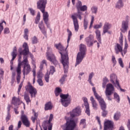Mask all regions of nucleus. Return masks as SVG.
Returning <instances> with one entry per match:
<instances>
[{"label":"nucleus","mask_w":130,"mask_h":130,"mask_svg":"<svg viewBox=\"0 0 130 130\" xmlns=\"http://www.w3.org/2000/svg\"><path fill=\"white\" fill-rule=\"evenodd\" d=\"M111 24L109 22H106L104 24V27H103V34H105L108 32V30L111 28Z\"/></svg>","instance_id":"393cba45"},{"label":"nucleus","mask_w":130,"mask_h":130,"mask_svg":"<svg viewBox=\"0 0 130 130\" xmlns=\"http://www.w3.org/2000/svg\"><path fill=\"white\" fill-rule=\"evenodd\" d=\"M94 73L91 72L89 74L88 76V82H89V84H90L91 86H94V84L92 82V78L94 77Z\"/></svg>","instance_id":"2f4dec72"},{"label":"nucleus","mask_w":130,"mask_h":130,"mask_svg":"<svg viewBox=\"0 0 130 130\" xmlns=\"http://www.w3.org/2000/svg\"><path fill=\"white\" fill-rule=\"evenodd\" d=\"M28 10L32 16H35V10L32 8H29Z\"/></svg>","instance_id":"6e6d98bb"},{"label":"nucleus","mask_w":130,"mask_h":130,"mask_svg":"<svg viewBox=\"0 0 130 130\" xmlns=\"http://www.w3.org/2000/svg\"><path fill=\"white\" fill-rule=\"evenodd\" d=\"M12 107V106L10 105H8L7 107V113H10V111H11V108Z\"/></svg>","instance_id":"0e129e2a"},{"label":"nucleus","mask_w":130,"mask_h":130,"mask_svg":"<svg viewBox=\"0 0 130 130\" xmlns=\"http://www.w3.org/2000/svg\"><path fill=\"white\" fill-rule=\"evenodd\" d=\"M4 23L5 24V25H7V22H6L5 20L3 21L1 23H0V31H1V32H3V30H4V26L3 25V24H4Z\"/></svg>","instance_id":"49530a36"},{"label":"nucleus","mask_w":130,"mask_h":130,"mask_svg":"<svg viewBox=\"0 0 130 130\" xmlns=\"http://www.w3.org/2000/svg\"><path fill=\"white\" fill-rule=\"evenodd\" d=\"M68 38L67 40V43H68V46H69V43H70V40H71V38H72V36L73 35V34H72V31L70 30L69 29H68Z\"/></svg>","instance_id":"c9c22d12"},{"label":"nucleus","mask_w":130,"mask_h":130,"mask_svg":"<svg viewBox=\"0 0 130 130\" xmlns=\"http://www.w3.org/2000/svg\"><path fill=\"white\" fill-rule=\"evenodd\" d=\"M66 79H67V75H63L59 80L60 84H63L64 83V81H66Z\"/></svg>","instance_id":"c03bdc74"},{"label":"nucleus","mask_w":130,"mask_h":130,"mask_svg":"<svg viewBox=\"0 0 130 130\" xmlns=\"http://www.w3.org/2000/svg\"><path fill=\"white\" fill-rule=\"evenodd\" d=\"M22 87H23V82H21L18 87V89L17 91V93L18 94H19L20 92L21 91V89H22Z\"/></svg>","instance_id":"4d7b16f0"},{"label":"nucleus","mask_w":130,"mask_h":130,"mask_svg":"<svg viewBox=\"0 0 130 130\" xmlns=\"http://www.w3.org/2000/svg\"><path fill=\"white\" fill-rule=\"evenodd\" d=\"M83 27L84 28V30H87V28L88 27V21L86 18H84V19Z\"/></svg>","instance_id":"79ce46f5"},{"label":"nucleus","mask_w":130,"mask_h":130,"mask_svg":"<svg viewBox=\"0 0 130 130\" xmlns=\"http://www.w3.org/2000/svg\"><path fill=\"white\" fill-rule=\"evenodd\" d=\"M114 128V123L113 121L108 120L105 121L104 130H113Z\"/></svg>","instance_id":"4468645a"},{"label":"nucleus","mask_w":130,"mask_h":130,"mask_svg":"<svg viewBox=\"0 0 130 130\" xmlns=\"http://www.w3.org/2000/svg\"><path fill=\"white\" fill-rule=\"evenodd\" d=\"M52 119H53V115L51 114L50 115L49 119V120L44 121L42 126L44 128V130H47V126L48 125V130H52V123H50L52 121ZM41 130L42 129L41 128Z\"/></svg>","instance_id":"9b49d317"},{"label":"nucleus","mask_w":130,"mask_h":130,"mask_svg":"<svg viewBox=\"0 0 130 130\" xmlns=\"http://www.w3.org/2000/svg\"><path fill=\"white\" fill-rule=\"evenodd\" d=\"M46 4H47V0H44L41 2L37 3V8L43 13V20L46 24L47 27H49V23H48V17L49 15L47 12H45V8L46 7Z\"/></svg>","instance_id":"20e7f679"},{"label":"nucleus","mask_w":130,"mask_h":130,"mask_svg":"<svg viewBox=\"0 0 130 130\" xmlns=\"http://www.w3.org/2000/svg\"><path fill=\"white\" fill-rule=\"evenodd\" d=\"M121 116V114L120 112H116L113 116L114 120L115 121H117V120H119V118H120Z\"/></svg>","instance_id":"bb28decb"},{"label":"nucleus","mask_w":130,"mask_h":130,"mask_svg":"<svg viewBox=\"0 0 130 130\" xmlns=\"http://www.w3.org/2000/svg\"><path fill=\"white\" fill-rule=\"evenodd\" d=\"M112 61L114 64V66L116 64V60L115 59V57H114V56H112Z\"/></svg>","instance_id":"052dcab7"},{"label":"nucleus","mask_w":130,"mask_h":130,"mask_svg":"<svg viewBox=\"0 0 130 130\" xmlns=\"http://www.w3.org/2000/svg\"><path fill=\"white\" fill-rule=\"evenodd\" d=\"M49 74L48 72L46 73L45 76V81H46V83H49Z\"/></svg>","instance_id":"de8ad7c7"},{"label":"nucleus","mask_w":130,"mask_h":130,"mask_svg":"<svg viewBox=\"0 0 130 130\" xmlns=\"http://www.w3.org/2000/svg\"><path fill=\"white\" fill-rule=\"evenodd\" d=\"M82 7V2L81 1H78L76 4V8L77 9V13H74L72 16L71 18L73 21V24L74 26L75 31L78 32L79 31V21H78V18L82 20V13L80 11V9Z\"/></svg>","instance_id":"7ed1b4c3"},{"label":"nucleus","mask_w":130,"mask_h":130,"mask_svg":"<svg viewBox=\"0 0 130 130\" xmlns=\"http://www.w3.org/2000/svg\"><path fill=\"white\" fill-rule=\"evenodd\" d=\"M114 99L118 103H119V102L120 101V98H119V95L116 92L114 93Z\"/></svg>","instance_id":"e433bc0d"},{"label":"nucleus","mask_w":130,"mask_h":130,"mask_svg":"<svg viewBox=\"0 0 130 130\" xmlns=\"http://www.w3.org/2000/svg\"><path fill=\"white\" fill-rule=\"evenodd\" d=\"M95 34L96 36V39H98L99 42L101 43V32L99 29L95 30Z\"/></svg>","instance_id":"cd10ccee"},{"label":"nucleus","mask_w":130,"mask_h":130,"mask_svg":"<svg viewBox=\"0 0 130 130\" xmlns=\"http://www.w3.org/2000/svg\"><path fill=\"white\" fill-rule=\"evenodd\" d=\"M97 10L98 8L95 7H92L91 9L92 13H93V14H96V13H97Z\"/></svg>","instance_id":"603ef678"},{"label":"nucleus","mask_w":130,"mask_h":130,"mask_svg":"<svg viewBox=\"0 0 130 130\" xmlns=\"http://www.w3.org/2000/svg\"><path fill=\"white\" fill-rule=\"evenodd\" d=\"M24 35H28V34L29 33V30L28 28H25L24 30Z\"/></svg>","instance_id":"69168bd1"},{"label":"nucleus","mask_w":130,"mask_h":130,"mask_svg":"<svg viewBox=\"0 0 130 130\" xmlns=\"http://www.w3.org/2000/svg\"><path fill=\"white\" fill-rule=\"evenodd\" d=\"M42 73L40 72H38L37 73V78L38 79H41L42 78Z\"/></svg>","instance_id":"680f3d73"},{"label":"nucleus","mask_w":130,"mask_h":130,"mask_svg":"<svg viewBox=\"0 0 130 130\" xmlns=\"http://www.w3.org/2000/svg\"><path fill=\"white\" fill-rule=\"evenodd\" d=\"M55 72V69L54 68V67L53 66H50V72H49V75L51 74V75H53L54 72Z\"/></svg>","instance_id":"a18cd8bd"},{"label":"nucleus","mask_w":130,"mask_h":130,"mask_svg":"<svg viewBox=\"0 0 130 130\" xmlns=\"http://www.w3.org/2000/svg\"><path fill=\"white\" fill-rule=\"evenodd\" d=\"M11 103L14 105V106H18L20 105V104H22V103L23 105V108L25 109V103H23V102L21 101L19 98H16L15 96H14L12 98V102Z\"/></svg>","instance_id":"f3484780"},{"label":"nucleus","mask_w":130,"mask_h":130,"mask_svg":"<svg viewBox=\"0 0 130 130\" xmlns=\"http://www.w3.org/2000/svg\"><path fill=\"white\" fill-rule=\"evenodd\" d=\"M22 46L24 48V50L21 51V49H20L19 52L20 54H23V61L24 62V65L23 66L22 73L23 76H25V75H28V74L31 72V67H30V65L28 64V56L27 55L29 53L28 44L27 43H24Z\"/></svg>","instance_id":"f257e3e1"},{"label":"nucleus","mask_w":130,"mask_h":130,"mask_svg":"<svg viewBox=\"0 0 130 130\" xmlns=\"http://www.w3.org/2000/svg\"><path fill=\"white\" fill-rule=\"evenodd\" d=\"M114 91V86L111 83H109L106 85V89L105 91V94L106 97L108 98V100H111L110 99V95H112Z\"/></svg>","instance_id":"f8f14e48"},{"label":"nucleus","mask_w":130,"mask_h":130,"mask_svg":"<svg viewBox=\"0 0 130 130\" xmlns=\"http://www.w3.org/2000/svg\"><path fill=\"white\" fill-rule=\"evenodd\" d=\"M55 46L57 49L60 51L59 52L61 54V62L64 69V73H67L68 69H69V55H68V52H67L66 49L63 48L60 43L56 44Z\"/></svg>","instance_id":"f03ea898"},{"label":"nucleus","mask_w":130,"mask_h":130,"mask_svg":"<svg viewBox=\"0 0 130 130\" xmlns=\"http://www.w3.org/2000/svg\"><path fill=\"white\" fill-rule=\"evenodd\" d=\"M123 7V3L122 0H118L116 4V8L117 9H121Z\"/></svg>","instance_id":"7c9ffc66"},{"label":"nucleus","mask_w":130,"mask_h":130,"mask_svg":"<svg viewBox=\"0 0 130 130\" xmlns=\"http://www.w3.org/2000/svg\"><path fill=\"white\" fill-rule=\"evenodd\" d=\"M18 107L14 108V111L15 114H19V112L18 111Z\"/></svg>","instance_id":"338daca9"},{"label":"nucleus","mask_w":130,"mask_h":130,"mask_svg":"<svg viewBox=\"0 0 130 130\" xmlns=\"http://www.w3.org/2000/svg\"><path fill=\"white\" fill-rule=\"evenodd\" d=\"M110 82L113 85L115 86L117 85V87H119V82L118 81V80L117 79V76L115 74H112L110 75Z\"/></svg>","instance_id":"a211bd4d"},{"label":"nucleus","mask_w":130,"mask_h":130,"mask_svg":"<svg viewBox=\"0 0 130 130\" xmlns=\"http://www.w3.org/2000/svg\"><path fill=\"white\" fill-rule=\"evenodd\" d=\"M40 21V12H38L36 18L35 19L36 24H38Z\"/></svg>","instance_id":"a19ab883"},{"label":"nucleus","mask_w":130,"mask_h":130,"mask_svg":"<svg viewBox=\"0 0 130 130\" xmlns=\"http://www.w3.org/2000/svg\"><path fill=\"white\" fill-rule=\"evenodd\" d=\"M47 59L53 63L55 66L57 63V60H56V57L55 55H54L53 53L51 51V49L50 48L48 47V51L46 53Z\"/></svg>","instance_id":"6e6552de"},{"label":"nucleus","mask_w":130,"mask_h":130,"mask_svg":"<svg viewBox=\"0 0 130 130\" xmlns=\"http://www.w3.org/2000/svg\"><path fill=\"white\" fill-rule=\"evenodd\" d=\"M82 113V111L81 110V108L79 107H77L72 111L69 112V114H70L71 117H75V116H79L81 115Z\"/></svg>","instance_id":"2eb2a0df"},{"label":"nucleus","mask_w":130,"mask_h":130,"mask_svg":"<svg viewBox=\"0 0 130 130\" xmlns=\"http://www.w3.org/2000/svg\"><path fill=\"white\" fill-rule=\"evenodd\" d=\"M44 64H45V66H47V63H46V60H43L41 62L40 66V70H43V67H44Z\"/></svg>","instance_id":"58836bf2"},{"label":"nucleus","mask_w":130,"mask_h":130,"mask_svg":"<svg viewBox=\"0 0 130 130\" xmlns=\"http://www.w3.org/2000/svg\"><path fill=\"white\" fill-rule=\"evenodd\" d=\"M25 90L27 92H28L30 94L31 98L33 97H36V94H37V90L35 88L30 82L27 83V85L25 87Z\"/></svg>","instance_id":"9d476101"},{"label":"nucleus","mask_w":130,"mask_h":130,"mask_svg":"<svg viewBox=\"0 0 130 130\" xmlns=\"http://www.w3.org/2000/svg\"><path fill=\"white\" fill-rule=\"evenodd\" d=\"M92 91L93 92L94 97H95L96 99H97L100 103L101 109L103 111L102 116H103V117H106V115L108 114V111L106 110V103H105V102H104V100H103V99H102V98H101V96L97 93L95 87H92Z\"/></svg>","instance_id":"39448f33"},{"label":"nucleus","mask_w":130,"mask_h":130,"mask_svg":"<svg viewBox=\"0 0 130 130\" xmlns=\"http://www.w3.org/2000/svg\"><path fill=\"white\" fill-rule=\"evenodd\" d=\"M39 28L41 30L42 33H43L45 36H46V29H45V27L44 26V24H43V21L39 23Z\"/></svg>","instance_id":"b1692460"},{"label":"nucleus","mask_w":130,"mask_h":130,"mask_svg":"<svg viewBox=\"0 0 130 130\" xmlns=\"http://www.w3.org/2000/svg\"><path fill=\"white\" fill-rule=\"evenodd\" d=\"M80 52L77 54V59H76V63L75 67H77L78 64H80L84 57H85V54L86 52V45L84 44H81L80 46Z\"/></svg>","instance_id":"0eeeda50"},{"label":"nucleus","mask_w":130,"mask_h":130,"mask_svg":"<svg viewBox=\"0 0 130 130\" xmlns=\"http://www.w3.org/2000/svg\"><path fill=\"white\" fill-rule=\"evenodd\" d=\"M60 97L61 99V102L62 105L64 106V107H68V106L71 104L72 100L71 99V96L69 95V94L60 95Z\"/></svg>","instance_id":"1a4fd4ad"},{"label":"nucleus","mask_w":130,"mask_h":130,"mask_svg":"<svg viewBox=\"0 0 130 130\" xmlns=\"http://www.w3.org/2000/svg\"><path fill=\"white\" fill-rule=\"evenodd\" d=\"M51 109H52V105L51 102H49L45 104V110H50Z\"/></svg>","instance_id":"f704fd0d"},{"label":"nucleus","mask_w":130,"mask_h":130,"mask_svg":"<svg viewBox=\"0 0 130 130\" xmlns=\"http://www.w3.org/2000/svg\"><path fill=\"white\" fill-rule=\"evenodd\" d=\"M102 26H103L102 23L100 22V24H96V25H94V29H100V28H101V27H102Z\"/></svg>","instance_id":"3c124183"},{"label":"nucleus","mask_w":130,"mask_h":130,"mask_svg":"<svg viewBox=\"0 0 130 130\" xmlns=\"http://www.w3.org/2000/svg\"><path fill=\"white\" fill-rule=\"evenodd\" d=\"M56 92L60 93V92H61V89H60L59 87L56 88Z\"/></svg>","instance_id":"774afa93"},{"label":"nucleus","mask_w":130,"mask_h":130,"mask_svg":"<svg viewBox=\"0 0 130 130\" xmlns=\"http://www.w3.org/2000/svg\"><path fill=\"white\" fill-rule=\"evenodd\" d=\"M90 100L91 102V104L92 105V107L94 110H97V106H98V104L94 99V97L91 96L90 98Z\"/></svg>","instance_id":"a878e982"},{"label":"nucleus","mask_w":130,"mask_h":130,"mask_svg":"<svg viewBox=\"0 0 130 130\" xmlns=\"http://www.w3.org/2000/svg\"><path fill=\"white\" fill-rule=\"evenodd\" d=\"M4 34H9L10 33V29L8 27H6L4 29Z\"/></svg>","instance_id":"13d9d810"},{"label":"nucleus","mask_w":130,"mask_h":130,"mask_svg":"<svg viewBox=\"0 0 130 130\" xmlns=\"http://www.w3.org/2000/svg\"><path fill=\"white\" fill-rule=\"evenodd\" d=\"M83 102L85 107V113H86L88 116H90V106H89V103H88V99L84 98Z\"/></svg>","instance_id":"aec40b11"},{"label":"nucleus","mask_w":130,"mask_h":130,"mask_svg":"<svg viewBox=\"0 0 130 130\" xmlns=\"http://www.w3.org/2000/svg\"><path fill=\"white\" fill-rule=\"evenodd\" d=\"M80 11H81L82 12H85V11H87V6L84 5L81 6V8L80 9Z\"/></svg>","instance_id":"8fccbe9b"},{"label":"nucleus","mask_w":130,"mask_h":130,"mask_svg":"<svg viewBox=\"0 0 130 130\" xmlns=\"http://www.w3.org/2000/svg\"><path fill=\"white\" fill-rule=\"evenodd\" d=\"M24 100L26 101L27 105H29V103H31V100H30V96L27 93H25L24 95Z\"/></svg>","instance_id":"72a5a7b5"},{"label":"nucleus","mask_w":130,"mask_h":130,"mask_svg":"<svg viewBox=\"0 0 130 130\" xmlns=\"http://www.w3.org/2000/svg\"><path fill=\"white\" fill-rule=\"evenodd\" d=\"M95 19V17H94V16H91V20L90 22V24L89 25V29H91V28H92V26H93V23H94V19Z\"/></svg>","instance_id":"09e8293b"},{"label":"nucleus","mask_w":130,"mask_h":130,"mask_svg":"<svg viewBox=\"0 0 130 130\" xmlns=\"http://www.w3.org/2000/svg\"><path fill=\"white\" fill-rule=\"evenodd\" d=\"M109 82V80H108V79H107V77H105L103 79V88H105L106 87V84L107 83Z\"/></svg>","instance_id":"4c0bfd02"},{"label":"nucleus","mask_w":130,"mask_h":130,"mask_svg":"<svg viewBox=\"0 0 130 130\" xmlns=\"http://www.w3.org/2000/svg\"><path fill=\"white\" fill-rule=\"evenodd\" d=\"M20 49H21V51H24V50H22V48H19V50H18V51L19 52V58H18V66H19V64H21V66H22V63H23V62H24V60H23L22 62H21V59H22V55H24V54H21L20 53Z\"/></svg>","instance_id":"473e14b6"},{"label":"nucleus","mask_w":130,"mask_h":130,"mask_svg":"<svg viewBox=\"0 0 130 130\" xmlns=\"http://www.w3.org/2000/svg\"><path fill=\"white\" fill-rule=\"evenodd\" d=\"M11 119V114L10 113H7V115L6 117V122H8L9 120Z\"/></svg>","instance_id":"5fc2aeb1"},{"label":"nucleus","mask_w":130,"mask_h":130,"mask_svg":"<svg viewBox=\"0 0 130 130\" xmlns=\"http://www.w3.org/2000/svg\"><path fill=\"white\" fill-rule=\"evenodd\" d=\"M11 55L12 56V59L10 61V63L11 66H13L14 63L13 61L15 59V58H16V57H17V47H14L13 50L12 52Z\"/></svg>","instance_id":"5701e85b"},{"label":"nucleus","mask_w":130,"mask_h":130,"mask_svg":"<svg viewBox=\"0 0 130 130\" xmlns=\"http://www.w3.org/2000/svg\"><path fill=\"white\" fill-rule=\"evenodd\" d=\"M127 29H128V21L127 20H123L122 22L121 28H120V30L122 33H125L126 31H127Z\"/></svg>","instance_id":"6ab92c4d"},{"label":"nucleus","mask_w":130,"mask_h":130,"mask_svg":"<svg viewBox=\"0 0 130 130\" xmlns=\"http://www.w3.org/2000/svg\"><path fill=\"white\" fill-rule=\"evenodd\" d=\"M21 119L22 123L26 127H29L30 126V121H29V119H28L27 115L24 114V111H21Z\"/></svg>","instance_id":"ddd939ff"},{"label":"nucleus","mask_w":130,"mask_h":130,"mask_svg":"<svg viewBox=\"0 0 130 130\" xmlns=\"http://www.w3.org/2000/svg\"><path fill=\"white\" fill-rule=\"evenodd\" d=\"M32 113L34 114V116L31 117V120L34 123L37 119V117H38V113H36L34 110H32Z\"/></svg>","instance_id":"c85d7f7f"},{"label":"nucleus","mask_w":130,"mask_h":130,"mask_svg":"<svg viewBox=\"0 0 130 130\" xmlns=\"http://www.w3.org/2000/svg\"><path fill=\"white\" fill-rule=\"evenodd\" d=\"M123 45H120L119 44H116V45L115 46V50L116 54H118L119 52L121 53L122 56H124L123 54V50H122V46Z\"/></svg>","instance_id":"412c9836"},{"label":"nucleus","mask_w":130,"mask_h":130,"mask_svg":"<svg viewBox=\"0 0 130 130\" xmlns=\"http://www.w3.org/2000/svg\"><path fill=\"white\" fill-rule=\"evenodd\" d=\"M31 43L33 44H36L38 43V39L36 36H34L31 38Z\"/></svg>","instance_id":"ea45409f"},{"label":"nucleus","mask_w":130,"mask_h":130,"mask_svg":"<svg viewBox=\"0 0 130 130\" xmlns=\"http://www.w3.org/2000/svg\"><path fill=\"white\" fill-rule=\"evenodd\" d=\"M21 63H19L16 68V72L17 73L16 80L17 84L20 83V80H21Z\"/></svg>","instance_id":"4be33fe9"},{"label":"nucleus","mask_w":130,"mask_h":130,"mask_svg":"<svg viewBox=\"0 0 130 130\" xmlns=\"http://www.w3.org/2000/svg\"><path fill=\"white\" fill-rule=\"evenodd\" d=\"M86 45L89 47L92 46L94 44V36L92 35H89L88 37L85 39Z\"/></svg>","instance_id":"dca6fc26"},{"label":"nucleus","mask_w":130,"mask_h":130,"mask_svg":"<svg viewBox=\"0 0 130 130\" xmlns=\"http://www.w3.org/2000/svg\"><path fill=\"white\" fill-rule=\"evenodd\" d=\"M127 47H128V45L127 44V42L125 41V45H124V48L123 49V53L124 54H125L127 52Z\"/></svg>","instance_id":"37998d69"},{"label":"nucleus","mask_w":130,"mask_h":130,"mask_svg":"<svg viewBox=\"0 0 130 130\" xmlns=\"http://www.w3.org/2000/svg\"><path fill=\"white\" fill-rule=\"evenodd\" d=\"M78 123V118L71 119L70 121H67L63 128V130H80L79 128L76 127Z\"/></svg>","instance_id":"423d86ee"},{"label":"nucleus","mask_w":130,"mask_h":130,"mask_svg":"<svg viewBox=\"0 0 130 130\" xmlns=\"http://www.w3.org/2000/svg\"><path fill=\"white\" fill-rule=\"evenodd\" d=\"M118 62L120 67H121V68H123V63L122 62V59H121V58L118 59Z\"/></svg>","instance_id":"bf43d9fd"},{"label":"nucleus","mask_w":130,"mask_h":130,"mask_svg":"<svg viewBox=\"0 0 130 130\" xmlns=\"http://www.w3.org/2000/svg\"><path fill=\"white\" fill-rule=\"evenodd\" d=\"M37 82L39 85V86H43V81L41 78H39L37 80Z\"/></svg>","instance_id":"864d4df0"},{"label":"nucleus","mask_w":130,"mask_h":130,"mask_svg":"<svg viewBox=\"0 0 130 130\" xmlns=\"http://www.w3.org/2000/svg\"><path fill=\"white\" fill-rule=\"evenodd\" d=\"M80 126L82 127V128H86V126H87V124L86 123V119H82L80 122Z\"/></svg>","instance_id":"c756f323"},{"label":"nucleus","mask_w":130,"mask_h":130,"mask_svg":"<svg viewBox=\"0 0 130 130\" xmlns=\"http://www.w3.org/2000/svg\"><path fill=\"white\" fill-rule=\"evenodd\" d=\"M127 127L128 130H130V119H128L127 122Z\"/></svg>","instance_id":"e2e57ef3"}]
</instances>
